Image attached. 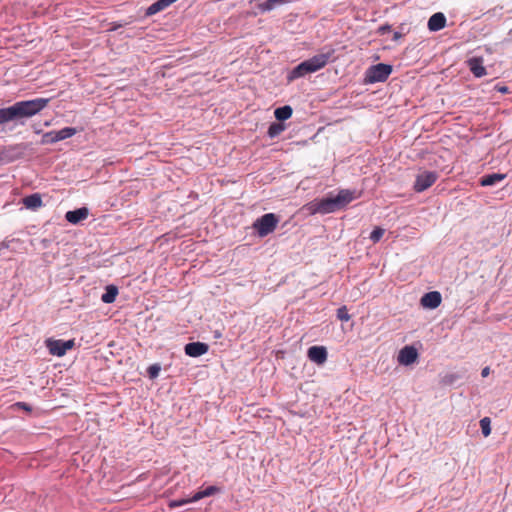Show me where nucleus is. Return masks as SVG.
<instances>
[{
  "label": "nucleus",
  "mask_w": 512,
  "mask_h": 512,
  "mask_svg": "<svg viewBox=\"0 0 512 512\" xmlns=\"http://www.w3.org/2000/svg\"><path fill=\"white\" fill-rule=\"evenodd\" d=\"M48 98H36L19 101L7 108L0 109V125L22 118H30L42 111L49 103Z\"/></svg>",
  "instance_id": "obj_1"
},
{
  "label": "nucleus",
  "mask_w": 512,
  "mask_h": 512,
  "mask_svg": "<svg viewBox=\"0 0 512 512\" xmlns=\"http://www.w3.org/2000/svg\"><path fill=\"white\" fill-rule=\"evenodd\" d=\"M285 130V125L281 123H272L268 128V136L274 138L280 135Z\"/></svg>",
  "instance_id": "obj_23"
},
{
  "label": "nucleus",
  "mask_w": 512,
  "mask_h": 512,
  "mask_svg": "<svg viewBox=\"0 0 512 512\" xmlns=\"http://www.w3.org/2000/svg\"><path fill=\"white\" fill-rule=\"evenodd\" d=\"M391 29V26L389 25H383V26H380L379 29H378V33L380 35H384L386 34L387 32H389Z\"/></svg>",
  "instance_id": "obj_30"
},
{
  "label": "nucleus",
  "mask_w": 512,
  "mask_h": 512,
  "mask_svg": "<svg viewBox=\"0 0 512 512\" xmlns=\"http://www.w3.org/2000/svg\"><path fill=\"white\" fill-rule=\"evenodd\" d=\"M190 502H193L192 497L189 499L173 500L169 503V507L176 508V507L182 506V505L190 503Z\"/></svg>",
  "instance_id": "obj_28"
},
{
  "label": "nucleus",
  "mask_w": 512,
  "mask_h": 512,
  "mask_svg": "<svg viewBox=\"0 0 512 512\" xmlns=\"http://www.w3.org/2000/svg\"><path fill=\"white\" fill-rule=\"evenodd\" d=\"M118 295V289L114 285H109L106 287L105 293L102 294L101 300L106 304L113 303Z\"/></svg>",
  "instance_id": "obj_20"
},
{
  "label": "nucleus",
  "mask_w": 512,
  "mask_h": 512,
  "mask_svg": "<svg viewBox=\"0 0 512 512\" xmlns=\"http://www.w3.org/2000/svg\"><path fill=\"white\" fill-rule=\"evenodd\" d=\"M483 62L481 57H473L467 61L468 67L475 77L480 78L486 75V68Z\"/></svg>",
  "instance_id": "obj_14"
},
{
  "label": "nucleus",
  "mask_w": 512,
  "mask_h": 512,
  "mask_svg": "<svg viewBox=\"0 0 512 512\" xmlns=\"http://www.w3.org/2000/svg\"><path fill=\"white\" fill-rule=\"evenodd\" d=\"M392 73V66L379 63L367 69L365 74L366 83L384 82Z\"/></svg>",
  "instance_id": "obj_4"
},
{
  "label": "nucleus",
  "mask_w": 512,
  "mask_h": 512,
  "mask_svg": "<svg viewBox=\"0 0 512 512\" xmlns=\"http://www.w3.org/2000/svg\"><path fill=\"white\" fill-rule=\"evenodd\" d=\"M480 427L484 437H488L491 434V420L489 417H484L480 420Z\"/></svg>",
  "instance_id": "obj_24"
},
{
  "label": "nucleus",
  "mask_w": 512,
  "mask_h": 512,
  "mask_svg": "<svg viewBox=\"0 0 512 512\" xmlns=\"http://www.w3.org/2000/svg\"><path fill=\"white\" fill-rule=\"evenodd\" d=\"M441 301L442 297L440 292L431 291L422 296L421 305L425 308L435 309L441 304Z\"/></svg>",
  "instance_id": "obj_11"
},
{
  "label": "nucleus",
  "mask_w": 512,
  "mask_h": 512,
  "mask_svg": "<svg viewBox=\"0 0 512 512\" xmlns=\"http://www.w3.org/2000/svg\"><path fill=\"white\" fill-rule=\"evenodd\" d=\"M279 222L278 217L274 213H267L258 218L254 223L259 236L264 237L272 233Z\"/></svg>",
  "instance_id": "obj_5"
},
{
  "label": "nucleus",
  "mask_w": 512,
  "mask_h": 512,
  "mask_svg": "<svg viewBox=\"0 0 512 512\" xmlns=\"http://www.w3.org/2000/svg\"><path fill=\"white\" fill-rule=\"evenodd\" d=\"M354 198L352 191L343 189L335 197H327L309 202L305 205V209L312 215L329 214L344 208Z\"/></svg>",
  "instance_id": "obj_2"
},
{
  "label": "nucleus",
  "mask_w": 512,
  "mask_h": 512,
  "mask_svg": "<svg viewBox=\"0 0 512 512\" xmlns=\"http://www.w3.org/2000/svg\"><path fill=\"white\" fill-rule=\"evenodd\" d=\"M291 1L292 0H266L265 2L258 4V9L262 12H267L273 10L276 6L286 4Z\"/></svg>",
  "instance_id": "obj_18"
},
{
  "label": "nucleus",
  "mask_w": 512,
  "mask_h": 512,
  "mask_svg": "<svg viewBox=\"0 0 512 512\" xmlns=\"http://www.w3.org/2000/svg\"><path fill=\"white\" fill-rule=\"evenodd\" d=\"M160 370H161V367L159 364H153L148 367L147 372L151 379H155L156 377H158Z\"/></svg>",
  "instance_id": "obj_27"
},
{
  "label": "nucleus",
  "mask_w": 512,
  "mask_h": 512,
  "mask_svg": "<svg viewBox=\"0 0 512 512\" xmlns=\"http://www.w3.org/2000/svg\"><path fill=\"white\" fill-rule=\"evenodd\" d=\"M333 53L334 50L329 49L327 52H321L301 62L288 73L287 81L292 82L298 78L304 77L307 74L314 73L324 68L329 62Z\"/></svg>",
  "instance_id": "obj_3"
},
{
  "label": "nucleus",
  "mask_w": 512,
  "mask_h": 512,
  "mask_svg": "<svg viewBox=\"0 0 512 512\" xmlns=\"http://www.w3.org/2000/svg\"><path fill=\"white\" fill-rule=\"evenodd\" d=\"M418 359L417 349L413 346H404L398 354V362L401 365H411Z\"/></svg>",
  "instance_id": "obj_9"
},
{
  "label": "nucleus",
  "mask_w": 512,
  "mask_h": 512,
  "mask_svg": "<svg viewBox=\"0 0 512 512\" xmlns=\"http://www.w3.org/2000/svg\"><path fill=\"white\" fill-rule=\"evenodd\" d=\"M292 113L293 110L289 105L279 107L274 111L275 118L279 121H285L289 119L292 116Z\"/></svg>",
  "instance_id": "obj_21"
},
{
  "label": "nucleus",
  "mask_w": 512,
  "mask_h": 512,
  "mask_svg": "<svg viewBox=\"0 0 512 512\" xmlns=\"http://www.w3.org/2000/svg\"><path fill=\"white\" fill-rule=\"evenodd\" d=\"M385 233V230L383 228H380V227H376L370 234V239L374 242V243H377L378 241H380V239L382 238V236L384 235Z\"/></svg>",
  "instance_id": "obj_25"
},
{
  "label": "nucleus",
  "mask_w": 512,
  "mask_h": 512,
  "mask_svg": "<svg viewBox=\"0 0 512 512\" xmlns=\"http://www.w3.org/2000/svg\"><path fill=\"white\" fill-rule=\"evenodd\" d=\"M446 22L445 15L437 12L429 18L427 26L430 31H439L446 26Z\"/></svg>",
  "instance_id": "obj_15"
},
{
  "label": "nucleus",
  "mask_w": 512,
  "mask_h": 512,
  "mask_svg": "<svg viewBox=\"0 0 512 512\" xmlns=\"http://www.w3.org/2000/svg\"><path fill=\"white\" fill-rule=\"evenodd\" d=\"M438 179V174L433 171H424L416 176L413 189L416 192H423L430 188Z\"/></svg>",
  "instance_id": "obj_7"
},
{
  "label": "nucleus",
  "mask_w": 512,
  "mask_h": 512,
  "mask_svg": "<svg viewBox=\"0 0 512 512\" xmlns=\"http://www.w3.org/2000/svg\"><path fill=\"white\" fill-rule=\"evenodd\" d=\"M505 178L504 174L494 173L485 175L480 179L481 186H492Z\"/></svg>",
  "instance_id": "obj_19"
},
{
  "label": "nucleus",
  "mask_w": 512,
  "mask_h": 512,
  "mask_svg": "<svg viewBox=\"0 0 512 512\" xmlns=\"http://www.w3.org/2000/svg\"><path fill=\"white\" fill-rule=\"evenodd\" d=\"M45 346L53 356L62 357L68 350L75 346L74 339L63 341L60 339L48 338L45 340Z\"/></svg>",
  "instance_id": "obj_6"
},
{
  "label": "nucleus",
  "mask_w": 512,
  "mask_h": 512,
  "mask_svg": "<svg viewBox=\"0 0 512 512\" xmlns=\"http://www.w3.org/2000/svg\"><path fill=\"white\" fill-rule=\"evenodd\" d=\"M496 90L503 94L508 93L509 91L507 86H496Z\"/></svg>",
  "instance_id": "obj_31"
},
{
  "label": "nucleus",
  "mask_w": 512,
  "mask_h": 512,
  "mask_svg": "<svg viewBox=\"0 0 512 512\" xmlns=\"http://www.w3.org/2000/svg\"><path fill=\"white\" fill-rule=\"evenodd\" d=\"M509 34H512V29L510 30Z\"/></svg>",
  "instance_id": "obj_36"
},
{
  "label": "nucleus",
  "mask_w": 512,
  "mask_h": 512,
  "mask_svg": "<svg viewBox=\"0 0 512 512\" xmlns=\"http://www.w3.org/2000/svg\"><path fill=\"white\" fill-rule=\"evenodd\" d=\"M122 26H123L122 24H116L113 29H116V28H119V27H122Z\"/></svg>",
  "instance_id": "obj_34"
},
{
  "label": "nucleus",
  "mask_w": 512,
  "mask_h": 512,
  "mask_svg": "<svg viewBox=\"0 0 512 512\" xmlns=\"http://www.w3.org/2000/svg\"><path fill=\"white\" fill-rule=\"evenodd\" d=\"M307 356L312 362L322 365L327 360V350L324 346H312L308 349Z\"/></svg>",
  "instance_id": "obj_10"
},
{
  "label": "nucleus",
  "mask_w": 512,
  "mask_h": 512,
  "mask_svg": "<svg viewBox=\"0 0 512 512\" xmlns=\"http://www.w3.org/2000/svg\"><path fill=\"white\" fill-rule=\"evenodd\" d=\"M170 5L171 2L169 0H158L147 8L145 15L147 17L155 15L161 12L162 10L166 9Z\"/></svg>",
  "instance_id": "obj_17"
},
{
  "label": "nucleus",
  "mask_w": 512,
  "mask_h": 512,
  "mask_svg": "<svg viewBox=\"0 0 512 512\" xmlns=\"http://www.w3.org/2000/svg\"><path fill=\"white\" fill-rule=\"evenodd\" d=\"M220 489L217 486H209L203 491H199L192 496V501H199L202 498L212 496L218 493Z\"/></svg>",
  "instance_id": "obj_22"
},
{
  "label": "nucleus",
  "mask_w": 512,
  "mask_h": 512,
  "mask_svg": "<svg viewBox=\"0 0 512 512\" xmlns=\"http://www.w3.org/2000/svg\"><path fill=\"white\" fill-rule=\"evenodd\" d=\"M490 373V368L489 367H485L482 369V372H481V375L482 377H487Z\"/></svg>",
  "instance_id": "obj_32"
},
{
  "label": "nucleus",
  "mask_w": 512,
  "mask_h": 512,
  "mask_svg": "<svg viewBox=\"0 0 512 512\" xmlns=\"http://www.w3.org/2000/svg\"><path fill=\"white\" fill-rule=\"evenodd\" d=\"M171 2V4H173L174 2H176L177 0H169Z\"/></svg>",
  "instance_id": "obj_35"
},
{
  "label": "nucleus",
  "mask_w": 512,
  "mask_h": 512,
  "mask_svg": "<svg viewBox=\"0 0 512 512\" xmlns=\"http://www.w3.org/2000/svg\"><path fill=\"white\" fill-rule=\"evenodd\" d=\"M209 346L203 342H191L185 345V353L190 357H199L208 352Z\"/></svg>",
  "instance_id": "obj_12"
},
{
  "label": "nucleus",
  "mask_w": 512,
  "mask_h": 512,
  "mask_svg": "<svg viewBox=\"0 0 512 512\" xmlns=\"http://www.w3.org/2000/svg\"><path fill=\"white\" fill-rule=\"evenodd\" d=\"M402 37L401 33L399 32H395L394 35H393V40H398Z\"/></svg>",
  "instance_id": "obj_33"
},
{
  "label": "nucleus",
  "mask_w": 512,
  "mask_h": 512,
  "mask_svg": "<svg viewBox=\"0 0 512 512\" xmlns=\"http://www.w3.org/2000/svg\"><path fill=\"white\" fill-rule=\"evenodd\" d=\"M337 318L341 321H349L351 316L348 313L347 307L342 306L337 310Z\"/></svg>",
  "instance_id": "obj_26"
},
{
  "label": "nucleus",
  "mask_w": 512,
  "mask_h": 512,
  "mask_svg": "<svg viewBox=\"0 0 512 512\" xmlns=\"http://www.w3.org/2000/svg\"><path fill=\"white\" fill-rule=\"evenodd\" d=\"M88 215V208L81 207L76 210L66 212L65 219L71 224H78L79 222L87 219Z\"/></svg>",
  "instance_id": "obj_13"
},
{
  "label": "nucleus",
  "mask_w": 512,
  "mask_h": 512,
  "mask_svg": "<svg viewBox=\"0 0 512 512\" xmlns=\"http://www.w3.org/2000/svg\"><path fill=\"white\" fill-rule=\"evenodd\" d=\"M15 406H17V407H19V408H21V409H23L25 411H28V412L31 411V407L27 403H25V402H17L15 404Z\"/></svg>",
  "instance_id": "obj_29"
},
{
  "label": "nucleus",
  "mask_w": 512,
  "mask_h": 512,
  "mask_svg": "<svg viewBox=\"0 0 512 512\" xmlns=\"http://www.w3.org/2000/svg\"><path fill=\"white\" fill-rule=\"evenodd\" d=\"M77 133V130L73 127H65L58 131H50L44 135V142L56 143L64 139L70 138Z\"/></svg>",
  "instance_id": "obj_8"
},
{
  "label": "nucleus",
  "mask_w": 512,
  "mask_h": 512,
  "mask_svg": "<svg viewBox=\"0 0 512 512\" xmlns=\"http://www.w3.org/2000/svg\"><path fill=\"white\" fill-rule=\"evenodd\" d=\"M23 204L27 209L36 210L43 205L40 194L35 193L23 198Z\"/></svg>",
  "instance_id": "obj_16"
}]
</instances>
